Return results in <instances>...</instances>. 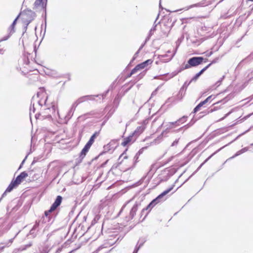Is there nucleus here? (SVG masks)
Listing matches in <instances>:
<instances>
[{"label":"nucleus","mask_w":253,"mask_h":253,"mask_svg":"<svg viewBox=\"0 0 253 253\" xmlns=\"http://www.w3.org/2000/svg\"><path fill=\"white\" fill-rule=\"evenodd\" d=\"M212 52H211L210 54L208 55L209 56H210V55H211L212 54Z\"/></svg>","instance_id":"7c9ffc66"},{"label":"nucleus","mask_w":253,"mask_h":253,"mask_svg":"<svg viewBox=\"0 0 253 253\" xmlns=\"http://www.w3.org/2000/svg\"><path fill=\"white\" fill-rule=\"evenodd\" d=\"M52 212H53L52 211H51V210L50 209L48 211H44V215L45 216H48L49 215V214L51 213Z\"/></svg>","instance_id":"5701e85b"},{"label":"nucleus","mask_w":253,"mask_h":253,"mask_svg":"<svg viewBox=\"0 0 253 253\" xmlns=\"http://www.w3.org/2000/svg\"><path fill=\"white\" fill-rule=\"evenodd\" d=\"M127 150H128V149H127V148H126V150H125V152H124V153H123L121 155L120 157H121V156H122L124 154V153H125L126 152V151H127Z\"/></svg>","instance_id":"c85d7f7f"},{"label":"nucleus","mask_w":253,"mask_h":253,"mask_svg":"<svg viewBox=\"0 0 253 253\" xmlns=\"http://www.w3.org/2000/svg\"><path fill=\"white\" fill-rule=\"evenodd\" d=\"M212 97V95H210L204 101L201 102L193 110V113H195L198 112L200 108L203 106L204 104L207 103Z\"/></svg>","instance_id":"ddd939ff"},{"label":"nucleus","mask_w":253,"mask_h":253,"mask_svg":"<svg viewBox=\"0 0 253 253\" xmlns=\"http://www.w3.org/2000/svg\"><path fill=\"white\" fill-rule=\"evenodd\" d=\"M99 132H95L93 133V134L90 137L89 140L86 144V145H88L89 146L91 147V145L93 144V143L94 142V140L96 138V137L98 135Z\"/></svg>","instance_id":"6ab92c4d"},{"label":"nucleus","mask_w":253,"mask_h":253,"mask_svg":"<svg viewBox=\"0 0 253 253\" xmlns=\"http://www.w3.org/2000/svg\"><path fill=\"white\" fill-rule=\"evenodd\" d=\"M204 59L202 57H193L190 58L187 64H185L184 69H189L193 67L197 66L202 63Z\"/></svg>","instance_id":"20e7f679"},{"label":"nucleus","mask_w":253,"mask_h":253,"mask_svg":"<svg viewBox=\"0 0 253 253\" xmlns=\"http://www.w3.org/2000/svg\"><path fill=\"white\" fill-rule=\"evenodd\" d=\"M18 20L17 18L14 20L12 24L10 26V27L8 29V32L9 35L7 38H9L11 35H12L15 32V27L16 24V22Z\"/></svg>","instance_id":"f3484780"},{"label":"nucleus","mask_w":253,"mask_h":253,"mask_svg":"<svg viewBox=\"0 0 253 253\" xmlns=\"http://www.w3.org/2000/svg\"><path fill=\"white\" fill-rule=\"evenodd\" d=\"M35 13L31 10L26 9L21 12L16 17L18 20H20L23 26L26 28L34 20Z\"/></svg>","instance_id":"f257e3e1"},{"label":"nucleus","mask_w":253,"mask_h":253,"mask_svg":"<svg viewBox=\"0 0 253 253\" xmlns=\"http://www.w3.org/2000/svg\"><path fill=\"white\" fill-rule=\"evenodd\" d=\"M134 74H131V71L130 72V73H129V74H128L127 76V78H130L132 75H133Z\"/></svg>","instance_id":"bb28decb"},{"label":"nucleus","mask_w":253,"mask_h":253,"mask_svg":"<svg viewBox=\"0 0 253 253\" xmlns=\"http://www.w3.org/2000/svg\"><path fill=\"white\" fill-rule=\"evenodd\" d=\"M57 113L58 114V116H59V118H62L63 116H61L59 112L58 111H57Z\"/></svg>","instance_id":"cd10ccee"},{"label":"nucleus","mask_w":253,"mask_h":253,"mask_svg":"<svg viewBox=\"0 0 253 253\" xmlns=\"http://www.w3.org/2000/svg\"><path fill=\"white\" fill-rule=\"evenodd\" d=\"M152 63L153 60L152 59H148L144 62L137 64V66L140 70H142L146 68L148 65H151Z\"/></svg>","instance_id":"9b49d317"},{"label":"nucleus","mask_w":253,"mask_h":253,"mask_svg":"<svg viewBox=\"0 0 253 253\" xmlns=\"http://www.w3.org/2000/svg\"><path fill=\"white\" fill-rule=\"evenodd\" d=\"M28 176V174L25 171L22 172L15 179L18 183L20 184L24 178Z\"/></svg>","instance_id":"a211bd4d"},{"label":"nucleus","mask_w":253,"mask_h":253,"mask_svg":"<svg viewBox=\"0 0 253 253\" xmlns=\"http://www.w3.org/2000/svg\"><path fill=\"white\" fill-rule=\"evenodd\" d=\"M133 136L131 135H129L128 136L124 138L123 141L121 143V145L125 147L128 145H130L132 141Z\"/></svg>","instance_id":"4468645a"},{"label":"nucleus","mask_w":253,"mask_h":253,"mask_svg":"<svg viewBox=\"0 0 253 253\" xmlns=\"http://www.w3.org/2000/svg\"><path fill=\"white\" fill-rule=\"evenodd\" d=\"M186 118L187 117L184 116L182 118L178 120L177 121H175L174 122L169 123V128H172L177 126H178L179 125V123L182 121H185Z\"/></svg>","instance_id":"2eb2a0df"},{"label":"nucleus","mask_w":253,"mask_h":253,"mask_svg":"<svg viewBox=\"0 0 253 253\" xmlns=\"http://www.w3.org/2000/svg\"><path fill=\"white\" fill-rule=\"evenodd\" d=\"M18 185H19V183H18L17 181H16L15 179L13 180L6 188L5 193L11 192L13 188L17 187Z\"/></svg>","instance_id":"dca6fc26"},{"label":"nucleus","mask_w":253,"mask_h":253,"mask_svg":"<svg viewBox=\"0 0 253 253\" xmlns=\"http://www.w3.org/2000/svg\"><path fill=\"white\" fill-rule=\"evenodd\" d=\"M216 61L214 60H212L211 63L209 64L207 66L205 67L203 69H202L199 73L196 74V75L193 77V80H196L198 78L206 71L207 70L212 64L215 63Z\"/></svg>","instance_id":"9d476101"},{"label":"nucleus","mask_w":253,"mask_h":253,"mask_svg":"<svg viewBox=\"0 0 253 253\" xmlns=\"http://www.w3.org/2000/svg\"><path fill=\"white\" fill-rule=\"evenodd\" d=\"M62 198L61 196H58L54 202L53 203L50 207V209L53 211H54L59 206L62 202Z\"/></svg>","instance_id":"1a4fd4ad"},{"label":"nucleus","mask_w":253,"mask_h":253,"mask_svg":"<svg viewBox=\"0 0 253 253\" xmlns=\"http://www.w3.org/2000/svg\"><path fill=\"white\" fill-rule=\"evenodd\" d=\"M91 147L89 146L88 145L85 144L82 150L81 151V153H80V159L81 161H82L86 156L87 153L88 152L90 148Z\"/></svg>","instance_id":"f8f14e48"},{"label":"nucleus","mask_w":253,"mask_h":253,"mask_svg":"<svg viewBox=\"0 0 253 253\" xmlns=\"http://www.w3.org/2000/svg\"><path fill=\"white\" fill-rule=\"evenodd\" d=\"M140 69H139L138 66L136 65L132 70L131 74H136L138 72L140 71Z\"/></svg>","instance_id":"4be33fe9"},{"label":"nucleus","mask_w":253,"mask_h":253,"mask_svg":"<svg viewBox=\"0 0 253 253\" xmlns=\"http://www.w3.org/2000/svg\"><path fill=\"white\" fill-rule=\"evenodd\" d=\"M47 4V0H36L34 6L35 9L40 8L44 9Z\"/></svg>","instance_id":"423d86ee"},{"label":"nucleus","mask_w":253,"mask_h":253,"mask_svg":"<svg viewBox=\"0 0 253 253\" xmlns=\"http://www.w3.org/2000/svg\"><path fill=\"white\" fill-rule=\"evenodd\" d=\"M196 6H202L200 3H197L195 5Z\"/></svg>","instance_id":"c756f323"},{"label":"nucleus","mask_w":253,"mask_h":253,"mask_svg":"<svg viewBox=\"0 0 253 253\" xmlns=\"http://www.w3.org/2000/svg\"><path fill=\"white\" fill-rule=\"evenodd\" d=\"M138 210V205L135 204L133 205L130 211V215L132 218H133L136 214V212Z\"/></svg>","instance_id":"aec40b11"},{"label":"nucleus","mask_w":253,"mask_h":253,"mask_svg":"<svg viewBox=\"0 0 253 253\" xmlns=\"http://www.w3.org/2000/svg\"><path fill=\"white\" fill-rule=\"evenodd\" d=\"M146 128L145 124L144 123L141 126L137 127L136 129L133 131L131 135L135 136H139L145 130Z\"/></svg>","instance_id":"6e6552de"},{"label":"nucleus","mask_w":253,"mask_h":253,"mask_svg":"<svg viewBox=\"0 0 253 253\" xmlns=\"http://www.w3.org/2000/svg\"><path fill=\"white\" fill-rule=\"evenodd\" d=\"M4 47L2 46L0 44V54H2L4 52Z\"/></svg>","instance_id":"b1692460"},{"label":"nucleus","mask_w":253,"mask_h":253,"mask_svg":"<svg viewBox=\"0 0 253 253\" xmlns=\"http://www.w3.org/2000/svg\"><path fill=\"white\" fill-rule=\"evenodd\" d=\"M52 107L54 111H55L57 109V106L55 103H54V105H52Z\"/></svg>","instance_id":"393cba45"},{"label":"nucleus","mask_w":253,"mask_h":253,"mask_svg":"<svg viewBox=\"0 0 253 253\" xmlns=\"http://www.w3.org/2000/svg\"><path fill=\"white\" fill-rule=\"evenodd\" d=\"M213 154L211 155L210 157H209L203 163V164H205V163H206L212 156H213Z\"/></svg>","instance_id":"a878e982"},{"label":"nucleus","mask_w":253,"mask_h":253,"mask_svg":"<svg viewBox=\"0 0 253 253\" xmlns=\"http://www.w3.org/2000/svg\"><path fill=\"white\" fill-rule=\"evenodd\" d=\"M37 96L41 98L39 101L44 103L45 105L47 104V96L45 89L44 87L39 88V91L37 93Z\"/></svg>","instance_id":"39448f33"},{"label":"nucleus","mask_w":253,"mask_h":253,"mask_svg":"<svg viewBox=\"0 0 253 253\" xmlns=\"http://www.w3.org/2000/svg\"><path fill=\"white\" fill-rule=\"evenodd\" d=\"M146 74V71H144L141 72L137 77L138 80L142 79Z\"/></svg>","instance_id":"412c9836"},{"label":"nucleus","mask_w":253,"mask_h":253,"mask_svg":"<svg viewBox=\"0 0 253 253\" xmlns=\"http://www.w3.org/2000/svg\"><path fill=\"white\" fill-rule=\"evenodd\" d=\"M174 185L173 184L171 185L169 188L164 191L161 194L158 196L155 199L152 200L151 202L145 208H144L142 211H150L151 210L158 204L160 202L159 199L162 198L163 196H165L167 194H168L169 192H170L174 188Z\"/></svg>","instance_id":"f03ea898"},{"label":"nucleus","mask_w":253,"mask_h":253,"mask_svg":"<svg viewBox=\"0 0 253 253\" xmlns=\"http://www.w3.org/2000/svg\"><path fill=\"white\" fill-rule=\"evenodd\" d=\"M19 68L22 72L24 74H27L30 72L38 71L33 68L30 64L29 59L25 57L23 60V62L19 64Z\"/></svg>","instance_id":"7ed1b4c3"},{"label":"nucleus","mask_w":253,"mask_h":253,"mask_svg":"<svg viewBox=\"0 0 253 253\" xmlns=\"http://www.w3.org/2000/svg\"><path fill=\"white\" fill-rule=\"evenodd\" d=\"M207 59H206V60H205V61H204V62H207Z\"/></svg>","instance_id":"2f4dec72"},{"label":"nucleus","mask_w":253,"mask_h":253,"mask_svg":"<svg viewBox=\"0 0 253 253\" xmlns=\"http://www.w3.org/2000/svg\"><path fill=\"white\" fill-rule=\"evenodd\" d=\"M159 61L156 62V64L160 63H167L170 61L171 59V57L168 56L167 54L159 55Z\"/></svg>","instance_id":"0eeeda50"}]
</instances>
